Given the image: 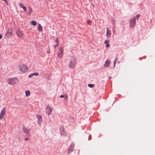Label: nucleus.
I'll list each match as a JSON object with an SVG mask.
<instances>
[{"mask_svg":"<svg viewBox=\"0 0 155 155\" xmlns=\"http://www.w3.org/2000/svg\"><path fill=\"white\" fill-rule=\"evenodd\" d=\"M88 85L89 87L91 88L94 87V84H88Z\"/></svg>","mask_w":155,"mask_h":155,"instance_id":"nucleus-21","label":"nucleus"},{"mask_svg":"<svg viewBox=\"0 0 155 155\" xmlns=\"http://www.w3.org/2000/svg\"><path fill=\"white\" fill-rule=\"evenodd\" d=\"M38 30L39 31H43L42 27L40 24H38Z\"/></svg>","mask_w":155,"mask_h":155,"instance_id":"nucleus-16","label":"nucleus"},{"mask_svg":"<svg viewBox=\"0 0 155 155\" xmlns=\"http://www.w3.org/2000/svg\"><path fill=\"white\" fill-rule=\"evenodd\" d=\"M6 112V109L4 108L2 110L0 114V120H2L3 118V116L5 115Z\"/></svg>","mask_w":155,"mask_h":155,"instance_id":"nucleus-7","label":"nucleus"},{"mask_svg":"<svg viewBox=\"0 0 155 155\" xmlns=\"http://www.w3.org/2000/svg\"><path fill=\"white\" fill-rule=\"evenodd\" d=\"M33 76V75L32 74H30L28 76V77H29V78H31V77H32V76Z\"/></svg>","mask_w":155,"mask_h":155,"instance_id":"nucleus-28","label":"nucleus"},{"mask_svg":"<svg viewBox=\"0 0 155 155\" xmlns=\"http://www.w3.org/2000/svg\"><path fill=\"white\" fill-rule=\"evenodd\" d=\"M38 119V124H40L42 122V117L40 115L38 114L37 116Z\"/></svg>","mask_w":155,"mask_h":155,"instance_id":"nucleus-12","label":"nucleus"},{"mask_svg":"<svg viewBox=\"0 0 155 155\" xmlns=\"http://www.w3.org/2000/svg\"><path fill=\"white\" fill-rule=\"evenodd\" d=\"M74 144L73 143H72L71 144V145L68 148V153H71L72 151L74 148Z\"/></svg>","mask_w":155,"mask_h":155,"instance_id":"nucleus-9","label":"nucleus"},{"mask_svg":"<svg viewBox=\"0 0 155 155\" xmlns=\"http://www.w3.org/2000/svg\"><path fill=\"white\" fill-rule=\"evenodd\" d=\"M110 63V61L107 59L105 62V64L104 65V66L105 67H108Z\"/></svg>","mask_w":155,"mask_h":155,"instance_id":"nucleus-14","label":"nucleus"},{"mask_svg":"<svg viewBox=\"0 0 155 155\" xmlns=\"http://www.w3.org/2000/svg\"><path fill=\"white\" fill-rule=\"evenodd\" d=\"M6 34L9 36L12 35V31L11 29H9L7 32Z\"/></svg>","mask_w":155,"mask_h":155,"instance_id":"nucleus-15","label":"nucleus"},{"mask_svg":"<svg viewBox=\"0 0 155 155\" xmlns=\"http://www.w3.org/2000/svg\"><path fill=\"white\" fill-rule=\"evenodd\" d=\"M19 6H20V7L21 8H22V7H23L24 6H23V4L21 3H19Z\"/></svg>","mask_w":155,"mask_h":155,"instance_id":"nucleus-26","label":"nucleus"},{"mask_svg":"<svg viewBox=\"0 0 155 155\" xmlns=\"http://www.w3.org/2000/svg\"><path fill=\"white\" fill-rule=\"evenodd\" d=\"M31 23L32 25L34 26H35L37 25L36 22L35 21H31Z\"/></svg>","mask_w":155,"mask_h":155,"instance_id":"nucleus-18","label":"nucleus"},{"mask_svg":"<svg viewBox=\"0 0 155 155\" xmlns=\"http://www.w3.org/2000/svg\"><path fill=\"white\" fill-rule=\"evenodd\" d=\"M22 8L23 9L24 11H25V12L26 11L27 8L25 6H24L23 7H22Z\"/></svg>","mask_w":155,"mask_h":155,"instance_id":"nucleus-25","label":"nucleus"},{"mask_svg":"<svg viewBox=\"0 0 155 155\" xmlns=\"http://www.w3.org/2000/svg\"><path fill=\"white\" fill-rule=\"evenodd\" d=\"M58 38H57V41H56V42L57 43H58Z\"/></svg>","mask_w":155,"mask_h":155,"instance_id":"nucleus-36","label":"nucleus"},{"mask_svg":"<svg viewBox=\"0 0 155 155\" xmlns=\"http://www.w3.org/2000/svg\"><path fill=\"white\" fill-rule=\"evenodd\" d=\"M2 1H4L6 3L7 5H8V3L7 0H2Z\"/></svg>","mask_w":155,"mask_h":155,"instance_id":"nucleus-30","label":"nucleus"},{"mask_svg":"<svg viewBox=\"0 0 155 155\" xmlns=\"http://www.w3.org/2000/svg\"><path fill=\"white\" fill-rule=\"evenodd\" d=\"M33 75H35V76H38V73L37 72H35L33 73H32Z\"/></svg>","mask_w":155,"mask_h":155,"instance_id":"nucleus-23","label":"nucleus"},{"mask_svg":"<svg viewBox=\"0 0 155 155\" xmlns=\"http://www.w3.org/2000/svg\"><path fill=\"white\" fill-rule=\"evenodd\" d=\"M24 132L26 134H28L30 132L31 129L25 127H23L22 128Z\"/></svg>","mask_w":155,"mask_h":155,"instance_id":"nucleus-8","label":"nucleus"},{"mask_svg":"<svg viewBox=\"0 0 155 155\" xmlns=\"http://www.w3.org/2000/svg\"><path fill=\"white\" fill-rule=\"evenodd\" d=\"M109 78H111V77H110H110H109Z\"/></svg>","mask_w":155,"mask_h":155,"instance_id":"nucleus-38","label":"nucleus"},{"mask_svg":"<svg viewBox=\"0 0 155 155\" xmlns=\"http://www.w3.org/2000/svg\"><path fill=\"white\" fill-rule=\"evenodd\" d=\"M18 80L16 78H9L7 80V82L11 85H14L18 83Z\"/></svg>","mask_w":155,"mask_h":155,"instance_id":"nucleus-2","label":"nucleus"},{"mask_svg":"<svg viewBox=\"0 0 155 155\" xmlns=\"http://www.w3.org/2000/svg\"><path fill=\"white\" fill-rule=\"evenodd\" d=\"M109 44H107L106 45V48H108L109 46Z\"/></svg>","mask_w":155,"mask_h":155,"instance_id":"nucleus-29","label":"nucleus"},{"mask_svg":"<svg viewBox=\"0 0 155 155\" xmlns=\"http://www.w3.org/2000/svg\"><path fill=\"white\" fill-rule=\"evenodd\" d=\"M20 71L22 72H25L27 71L28 68L27 66L24 64H21L19 66Z\"/></svg>","mask_w":155,"mask_h":155,"instance_id":"nucleus-4","label":"nucleus"},{"mask_svg":"<svg viewBox=\"0 0 155 155\" xmlns=\"http://www.w3.org/2000/svg\"><path fill=\"white\" fill-rule=\"evenodd\" d=\"M16 34L18 37L20 38H21L23 35L21 31L20 30H18L17 31Z\"/></svg>","mask_w":155,"mask_h":155,"instance_id":"nucleus-13","label":"nucleus"},{"mask_svg":"<svg viewBox=\"0 0 155 155\" xmlns=\"http://www.w3.org/2000/svg\"><path fill=\"white\" fill-rule=\"evenodd\" d=\"M64 97V96L62 95L60 96V97L61 98Z\"/></svg>","mask_w":155,"mask_h":155,"instance_id":"nucleus-33","label":"nucleus"},{"mask_svg":"<svg viewBox=\"0 0 155 155\" xmlns=\"http://www.w3.org/2000/svg\"><path fill=\"white\" fill-rule=\"evenodd\" d=\"M117 59H118V58H116L114 59V67H115V64H116V63L117 61Z\"/></svg>","mask_w":155,"mask_h":155,"instance_id":"nucleus-20","label":"nucleus"},{"mask_svg":"<svg viewBox=\"0 0 155 155\" xmlns=\"http://www.w3.org/2000/svg\"><path fill=\"white\" fill-rule=\"evenodd\" d=\"M111 31H110V29H109L108 28H107V33H106V36L107 38H109L110 37L111 35Z\"/></svg>","mask_w":155,"mask_h":155,"instance_id":"nucleus-11","label":"nucleus"},{"mask_svg":"<svg viewBox=\"0 0 155 155\" xmlns=\"http://www.w3.org/2000/svg\"><path fill=\"white\" fill-rule=\"evenodd\" d=\"M25 141H27L28 140V138H25Z\"/></svg>","mask_w":155,"mask_h":155,"instance_id":"nucleus-34","label":"nucleus"},{"mask_svg":"<svg viewBox=\"0 0 155 155\" xmlns=\"http://www.w3.org/2000/svg\"><path fill=\"white\" fill-rule=\"evenodd\" d=\"M47 54H49V51H47Z\"/></svg>","mask_w":155,"mask_h":155,"instance_id":"nucleus-37","label":"nucleus"},{"mask_svg":"<svg viewBox=\"0 0 155 155\" xmlns=\"http://www.w3.org/2000/svg\"><path fill=\"white\" fill-rule=\"evenodd\" d=\"M2 35L0 34V39H1L2 38Z\"/></svg>","mask_w":155,"mask_h":155,"instance_id":"nucleus-35","label":"nucleus"},{"mask_svg":"<svg viewBox=\"0 0 155 155\" xmlns=\"http://www.w3.org/2000/svg\"><path fill=\"white\" fill-rule=\"evenodd\" d=\"M87 23L88 24L91 25V22L90 20H88L87 21Z\"/></svg>","mask_w":155,"mask_h":155,"instance_id":"nucleus-22","label":"nucleus"},{"mask_svg":"<svg viewBox=\"0 0 155 155\" xmlns=\"http://www.w3.org/2000/svg\"><path fill=\"white\" fill-rule=\"evenodd\" d=\"M58 45V44L57 45H55V46H54V48L56 49V48L57 47Z\"/></svg>","mask_w":155,"mask_h":155,"instance_id":"nucleus-31","label":"nucleus"},{"mask_svg":"<svg viewBox=\"0 0 155 155\" xmlns=\"http://www.w3.org/2000/svg\"><path fill=\"white\" fill-rule=\"evenodd\" d=\"M68 98V96L67 95H66L65 97H64V99H67Z\"/></svg>","mask_w":155,"mask_h":155,"instance_id":"nucleus-32","label":"nucleus"},{"mask_svg":"<svg viewBox=\"0 0 155 155\" xmlns=\"http://www.w3.org/2000/svg\"><path fill=\"white\" fill-rule=\"evenodd\" d=\"M52 107H50L49 105H48L46 108V113L48 115H50L53 110Z\"/></svg>","mask_w":155,"mask_h":155,"instance_id":"nucleus-6","label":"nucleus"},{"mask_svg":"<svg viewBox=\"0 0 155 155\" xmlns=\"http://www.w3.org/2000/svg\"><path fill=\"white\" fill-rule=\"evenodd\" d=\"M140 17V15L139 14H137V15H136V18H137V19H138V18Z\"/></svg>","mask_w":155,"mask_h":155,"instance_id":"nucleus-27","label":"nucleus"},{"mask_svg":"<svg viewBox=\"0 0 155 155\" xmlns=\"http://www.w3.org/2000/svg\"><path fill=\"white\" fill-rule=\"evenodd\" d=\"M63 56V49L62 47H60L59 48L58 53V57L59 58H61Z\"/></svg>","mask_w":155,"mask_h":155,"instance_id":"nucleus-5","label":"nucleus"},{"mask_svg":"<svg viewBox=\"0 0 155 155\" xmlns=\"http://www.w3.org/2000/svg\"><path fill=\"white\" fill-rule=\"evenodd\" d=\"M25 95L26 96L28 97L30 95V91H26L25 92Z\"/></svg>","mask_w":155,"mask_h":155,"instance_id":"nucleus-17","label":"nucleus"},{"mask_svg":"<svg viewBox=\"0 0 155 155\" xmlns=\"http://www.w3.org/2000/svg\"><path fill=\"white\" fill-rule=\"evenodd\" d=\"M136 17L134 16L130 21V26L131 28L134 27L136 25Z\"/></svg>","mask_w":155,"mask_h":155,"instance_id":"nucleus-3","label":"nucleus"},{"mask_svg":"<svg viewBox=\"0 0 155 155\" xmlns=\"http://www.w3.org/2000/svg\"><path fill=\"white\" fill-rule=\"evenodd\" d=\"M60 134L62 136H64L65 135V133L64 131V128L63 127H61L60 128Z\"/></svg>","mask_w":155,"mask_h":155,"instance_id":"nucleus-10","label":"nucleus"},{"mask_svg":"<svg viewBox=\"0 0 155 155\" xmlns=\"http://www.w3.org/2000/svg\"><path fill=\"white\" fill-rule=\"evenodd\" d=\"M109 42V41L108 40H106L104 41V43L106 44H108V43Z\"/></svg>","mask_w":155,"mask_h":155,"instance_id":"nucleus-24","label":"nucleus"},{"mask_svg":"<svg viewBox=\"0 0 155 155\" xmlns=\"http://www.w3.org/2000/svg\"><path fill=\"white\" fill-rule=\"evenodd\" d=\"M76 63V59L73 57H72L70 59L69 67L71 69H73Z\"/></svg>","mask_w":155,"mask_h":155,"instance_id":"nucleus-1","label":"nucleus"},{"mask_svg":"<svg viewBox=\"0 0 155 155\" xmlns=\"http://www.w3.org/2000/svg\"><path fill=\"white\" fill-rule=\"evenodd\" d=\"M29 11L28 12L27 14L28 15H30L31 14V12H32V8L31 7H29Z\"/></svg>","mask_w":155,"mask_h":155,"instance_id":"nucleus-19","label":"nucleus"},{"mask_svg":"<svg viewBox=\"0 0 155 155\" xmlns=\"http://www.w3.org/2000/svg\"><path fill=\"white\" fill-rule=\"evenodd\" d=\"M88 140H90V139H89V138H88Z\"/></svg>","mask_w":155,"mask_h":155,"instance_id":"nucleus-39","label":"nucleus"}]
</instances>
